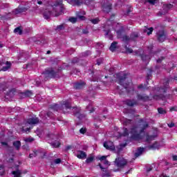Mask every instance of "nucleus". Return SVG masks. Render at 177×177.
Returning <instances> with one entry per match:
<instances>
[{"label": "nucleus", "mask_w": 177, "mask_h": 177, "mask_svg": "<svg viewBox=\"0 0 177 177\" xmlns=\"http://www.w3.org/2000/svg\"><path fill=\"white\" fill-rule=\"evenodd\" d=\"M140 127L141 129L139 131V127H133L130 131L131 138L136 140L143 139L146 137L147 142H151L156 139V136H149L147 133H145V129L149 127V124L146 122H143V119L140 120Z\"/></svg>", "instance_id": "1"}, {"label": "nucleus", "mask_w": 177, "mask_h": 177, "mask_svg": "<svg viewBox=\"0 0 177 177\" xmlns=\"http://www.w3.org/2000/svg\"><path fill=\"white\" fill-rule=\"evenodd\" d=\"M51 109H53V110H55V111H62V113H64V114H66V113H68L69 111H73V113L75 114V115H76V117H77V118H80V120H81V118H85V115H81L80 113L81 112V109L80 107H73L71 108V104H70V103L68 102V101H64L63 102V104L60 106L59 104H53L51 105Z\"/></svg>", "instance_id": "2"}, {"label": "nucleus", "mask_w": 177, "mask_h": 177, "mask_svg": "<svg viewBox=\"0 0 177 177\" xmlns=\"http://www.w3.org/2000/svg\"><path fill=\"white\" fill-rule=\"evenodd\" d=\"M63 10H64V7H63V0H57L53 6V11L45 12L44 17L46 20H48L50 16L57 17V16H60V15L63 13Z\"/></svg>", "instance_id": "3"}, {"label": "nucleus", "mask_w": 177, "mask_h": 177, "mask_svg": "<svg viewBox=\"0 0 177 177\" xmlns=\"http://www.w3.org/2000/svg\"><path fill=\"white\" fill-rule=\"evenodd\" d=\"M95 0H68V3L73 6H81V5H91Z\"/></svg>", "instance_id": "4"}, {"label": "nucleus", "mask_w": 177, "mask_h": 177, "mask_svg": "<svg viewBox=\"0 0 177 177\" xmlns=\"http://www.w3.org/2000/svg\"><path fill=\"white\" fill-rule=\"evenodd\" d=\"M127 162H128L127 161V160H125L124 158H117L115 161V163L116 164L117 167H119L120 168L125 167Z\"/></svg>", "instance_id": "5"}, {"label": "nucleus", "mask_w": 177, "mask_h": 177, "mask_svg": "<svg viewBox=\"0 0 177 177\" xmlns=\"http://www.w3.org/2000/svg\"><path fill=\"white\" fill-rule=\"evenodd\" d=\"M28 9H30V6H23L22 5H21L13 11V13L14 15H19V13L27 12Z\"/></svg>", "instance_id": "6"}, {"label": "nucleus", "mask_w": 177, "mask_h": 177, "mask_svg": "<svg viewBox=\"0 0 177 177\" xmlns=\"http://www.w3.org/2000/svg\"><path fill=\"white\" fill-rule=\"evenodd\" d=\"M44 74L46 78H55L56 77V73L53 71V68L46 70Z\"/></svg>", "instance_id": "7"}, {"label": "nucleus", "mask_w": 177, "mask_h": 177, "mask_svg": "<svg viewBox=\"0 0 177 177\" xmlns=\"http://www.w3.org/2000/svg\"><path fill=\"white\" fill-rule=\"evenodd\" d=\"M138 37H139V34L137 32H133L131 35V37L127 35L123 36L122 41H124V42H128V41H131V39H132V41H135Z\"/></svg>", "instance_id": "8"}, {"label": "nucleus", "mask_w": 177, "mask_h": 177, "mask_svg": "<svg viewBox=\"0 0 177 177\" xmlns=\"http://www.w3.org/2000/svg\"><path fill=\"white\" fill-rule=\"evenodd\" d=\"M104 147H105L106 150H111V151H114V150H115L114 143L111 141H106L104 142Z\"/></svg>", "instance_id": "9"}, {"label": "nucleus", "mask_w": 177, "mask_h": 177, "mask_svg": "<svg viewBox=\"0 0 177 177\" xmlns=\"http://www.w3.org/2000/svg\"><path fill=\"white\" fill-rule=\"evenodd\" d=\"M127 82V77L125 76H120L119 77V84L120 85H122V86L124 88V89H128V85H129V82Z\"/></svg>", "instance_id": "10"}, {"label": "nucleus", "mask_w": 177, "mask_h": 177, "mask_svg": "<svg viewBox=\"0 0 177 177\" xmlns=\"http://www.w3.org/2000/svg\"><path fill=\"white\" fill-rule=\"evenodd\" d=\"M38 122H39V119L37 117H33L28 119L26 125H35V124H38Z\"/></svg>", "instance_id": "11"}, {"label": "nucleus", "mask_w": 177, "mask_h": 177, "mask_svg": "<svg viewBox=\"0 0 177 177\" xmlns=\"http://www.w3.org/2000/svg\"><path fill=\"white\" fill-rule=\"evenodd\" d=\"M167 88H168V83L166 84V85L165 86L164 88H159V92L160 93L158 95L159 99H162V100H164V99H165V97L164 96V94H162V93H165L167 92Z\"/></svg>", "instance_id": "12"}, {"label": "nucleus", "mask_w": 177, "mask_h": 177, "mask_svg": "<svg viewBox=\"0 0 177 177\" xmlns=\"http://www.w3.org/2000/svg\"><path fill=\"white\" fill-rule=\"evenodd\" d=\"M98 166L100 167V169L102 170V173L101 174L102 177H109L110 176V171L104 168H103V166H102V164L99 163Z\"/></svg>", "instance_id": "13"}, {"label": "nucleus", "mask_w": 177, "mask_h": 177, "mask_svg": "<svg viewBox=\"0 0 177 177\" xmlns=\"http://www.w3.org/2000/svg\"><path fill=\"white\" fill-rule=\"evenodd\" d=\"M158 39L160 42H164L165 41V34H164L163 30L157 32Z\"/></svg>", "instance_id": "14"}, {"label": "nucleus", "mask_w": 177, "mask_h": 177, "mask_svg": "<svg viewBox=\"0 0 177 177\" xmlns=\"http://www.w3.org/2000/svg\"><path fill=\"white\" fill-rule=\"evenodd\" d=\"M86 84L84 82H79L74 83L75 89H82L85 86Z\"/></svg>", "instance_id": "15"}, {"label": "nucleus", "mask_w": 177, "mask_h": 177, "mask_svg": "<svg viewBox=\"0 0 177 177\" xmlns=\"http://www.w3.org/2000/svg\"><path fill=\"white\" fill-rule=\"evenodd\" d=\"M129 135V133H128V129H124L123 134H121V133L116 132V133H115L114 136H115V138H121V136H128Z\"/></svg>", "instance_id": "16"}, {"label": "nucleus", "mask_w": 177, "mask_h": 177, "mask_svg": "<svg viewBox=\"0 0 177 177\" xmlns=\"http://www.w3.org/2000/svg\"><path fill=\"white\" fill-rule=\"evenodd\" d=\"M126 104H127V106H130L131 107H133V106H136V104H138V102L135 101V100H128L126 101Z\"/></svg>", "instance_id": "17"}, {"label": "nucleus", "mask_w": 177, "mask_h": 177, "mask_svg": "<svg viewBox=\"0 0 177 177\" xmlns=\"http://www.w3.org/2000/svg\"><path fill=\"white\" fill-rule=\"evenodd\" d=\"M77 157V158H86V153L82 151H79Z\"/></svg>", "instance_id": "18"}, {"label": "nucleus", "mask_w": 177, "mask_h": 177, "mask_svg": "<svg viewBox=\"0 0 177 177\" xmlns=\"http://www.w3.org/2000/svg\"><path fill=\"white\" fill-rule=\"evenodd\" d=\"M138 100H143L144 102L149 100V96L147 95H142L138 94L137 96Z\"/></svg>", "instance_id": "19"}, {"label": "nucleus", "mask_w": 177, "mask_h": 177, "mask_svg": "<svg viewBox=\"0 0 177 177\" xmlns=\"http://www.w3.org/2000/svg\"><path fill=\"white\" fill-rule=\"evenodd\" d=\"M12 145L16 150H20V147H21V142L20 141H15Z\"/></svg>", "instance_id": "20"}, {"label": "nucleus", "mask_w": 177, "mask_h": 177, "mask_svg": "<svg viewBox=\"0 0 177 177\" xmlns=\"http://www.w3.org/2000/svg\"><path fill=\"white\" fill-rule=\"evenodd\" d=\"M118 42L117 41H113L111 44V46L109 48L111 52H114V50H115V49H117V45H118Z\"/></svg>", "instance_id": "21"}, {"label": "nucleus", "mask_w": 177, "mask_h": 177, "mask_svg": "<svg viewBox=\"0 0 177 177\" xmlns=\"http://www.w3.org/2000/svg\"><path fill=\"white\" fill-rule=\"evenodd\" d=\"M11 66H12V64L10 63V62H6V66H3V68H2V71H8V68H10V67H11Z\"/></svg>", "instance_id": "22"}, {"label": "nucleus", "mask_w": 177, "mask_h": 177, "mask_svg": "<svg viewBox=\"0 0 177 177\" xmlns=\"http://www.w3.org/2000/svg\"><path fill=\"white\" fill-rule=\"evenodd\" d=\"M12 175H14V177H20L21 176V171L19 169H17L16 171H12Z\"/></svg>", "instance_id": "23"}, {"label": "nucleus", "mask_w": 177, "mask_h": 177, "mask_svg": "<svg viewBox=\"0 0 177 177\" xmlns=\"http://www.w3.org/2000/svg\"><path fill=\"white\" fill-rule=\"evenodd\" d=\"M145 150V149L143 148H138L137 150V152L135 153V156L136 157H139V156H142V153H143V151Z\"/></svg>", "instance_id": "24"}, {"label": "nucleus", "mask_w": 177, "mask_h": 177, "mask_svg": "<svg viewBox=\"0 0 177 177\" xmlns=\"http://www.w3.org/2000/svg\"><path fill=\"white\" fill-rule=\"evenodd\" d=\"M159 145H158V142H154L152 145H150L149 147V150H156V149H158Z\"/></svg>", "instance_id": "25"}, {"label": "nucleus", "mask_w": 177, "mask_h": 177, "mask_svg": "<svg viewBox=\"0 0 177 177\" xmlns=\"http://www.w3.org/2000/svg\"><path fill=\"white\" fill-rule=\"evenodd\" d=\"M172 8H174V6L172 4H164L163 5V9H165V10H166V12L169 10V9H172Z\"/></svg>", "instance_id": "26"}, {"label": "nucleus", "mask_w": 177, "mask_h": 177, "mask_svg": "<svg viewBox=\"0 0 177 177\" xmlns=\"http://www.w3.org/2000/svg\"><path fill=\"white\" fill-rule=\"evenodd\" d=\"M153 28H145L144 29V32H147V35H150L153 32Z\"/></svg>", "instance_id": "27"}, {"label": "nucleus", "mask_w": 177, "mask_h": 177, "mask_svg": "<svg viewBox=\"0 0 177 177\" xmlns=\"http://www.w3.org/2000/svg\"><path fill=\"white\" fill-rule=\"evenodd\" d=\"M93 160H95V158L93 156H91L87 158V159L86 160V164H91V162H93Z\"/></svg>", "instance_id": "28"}, {"label": "nucleus", "mask_w": 177, "mask_h": 177, "mask_svg": "<svg viewBox=\"0 0 177 177\" xmlns=\"http://www.w3.org/2000/svg\"><path fill=\"white\" fill-rule=\"evenodd\" d=\"M141 58L143 62H150V56L149 55H142Z\"/></svg>", "instance_id": "29"}, {"label": "nucleus", "mask_w": 177, "mask_h": 177, "mask_svg": "<svg viewBox=\"0 0 177 177\" xmlns=\"http://www.w3.org/2000/svg\"><path fill=\"white\" fill-rule=\"evenodd\" d=\"M158 111L159 114L165 115L167 114V111L162 108H158Z\"/></svg>", "instance_id": "30"}, {"label": "nucleus", "mask_w": 177, "mask_h": 177, "mask_svg": "<svg viewBox=\"0 0 177 177\" xmlns=\"http://www.w3.org/2000/svg\"><path fill=\"white\" fill-rule=\"evenodd\" d=\"M14 32H15L16 34H19V35H21V34H23V30H21L20 28H16L14 30Z\"/></svg>", "instance_id": "31"}, {"label": "nucleus", "mask_w": 177, "mask_h": 177, "mask_svg": "<svg viewBox=\"0 0 177 177\" xmlns=\"http://www.w3.org/2000/svg\"><path fill=\"white\" fill-rule=\"evenodd\" d=\"M51 146H53V147L57 148V147H59V146H60V142L55 141V142L51 143Z\"/></svg>", "instance_id": "32"}, {"label": "nucleus", "mask_w": 177, "mask_h": 177, "mask_svg": "<svg viewBox=\"0 0 177 177\" xmlns=\"http://www.w3.org/2000/svg\"><path fill=\"white\" fill-rule=\"evenodd\" d=\"M56 30L57 31H62V30H64V24H62V25H59L57 27Z\"/></svg>", "instance_id": "33"}, {"label": "nucleus", "mask_w": 177, "mask_h": 177, "mask_svg": "<svg viewBox=\"0 0 177 177\" xmlns=\"http://www.w3.org/2000/svg\"><path fill=\"white\" fill-rule=\"evenodd\" d=\"M104 9V10L105 12H107V13H109V12H110V10H111V5L107 6L105 7Z\"/></svg>", "instance_id": "34"}, {"label": "nucleus", "mask_w": 177, "mask_h": 177, "mask_svg": "<svg viewBox=\"0 0 177 177\" xmlns=\"http://www.w3.org/2000/svg\"><path fill=\"white\" fill-rule=\"evenodd\" d=\"M77 17H71L69 18V21H71V23H77Z\"/></svg>", "instance_id": "35"}, {"label": "nucleus", "mask_w": 177, "mask_h": 177, "mask_svg": "<svg viewBox=\"0 0 177 177\" xmlns=\"http://www.w3.org/2000/svg\"><path fill=\"white\" fill-rule=\"evenodd\" d=\"M25 142L27 143H31V142H34V138H28L24 139Z\"/></svg>", "instance_id": "36"}, {"label": "nucleus", "mask_w": 177, "mask_h": 177, "mask_svg": "<svg viewBox=\"0 0 177 177\" xmlns=\"http://www.w3.org/2000/svg\"><path fill=\"white\" fill-rule=\"evenodd\" d=\"M91 23H93V24H97V23H99V18H95L94 19H91Z\"/></svg>", "instance_id": "37"}, {"label": "nucleus", "mask_w": 177, "mask_h": 177, "mask_svg": "<svg viewBox=\"0 0 177 177\" xmlns=\"http://www.w3.org/2000/svg\"><path fill=\"white\" fill-rule=\"evenodd\" d=\"M25 96H27L28 97L32 96V91H26L25 93Z\"/></svg>", "instance_id": "38"}, {"label": "nucleus", "mask_w": 177, "mask_h": 177, "mask_svg": "<svg viewBox=\"0 0 177 177\" xmlns=\"http://www.w3.org/2000/svg\"><path fill=\"white\" fill-rule=\"evenodd\" d=\"M80 133H82V135H84V133H86V128L80 129Z\"/></svg>", "instance_id": "39"}, {"label": "nucleus", "mask_w": 177, "mask_h": 177, "mask_svg": "<svg viewBox=\"0 0 177 177\" xmlns=\"http://www.w3.org/2000/svg\"><path fill=\"white\" fill-rule=\"evenodd\" d=\"M125 49H126L127 53H132V52H133L132 48H129L127 46H125Z\"/></svg>", "instance_id": "40"}, {"label": "nucleus", "mask_w": 177, "mask_h": 177, "mask_svg": "<svg viewBox=\"0 0 177 177\" xmlns=\"http://www.w3.org/2000/svg\"><path fill=\"white\" fill-rule=\"evenodd\" d=\"M30 128H26L24 129V127L22 128V132H24L25 133H29L30 132Z\"/></svg>", "instance_id": "41"}, {"label": "nucleus", "mask_w": 177, "mask_h": 177, "mask_svg": "<svg viewBox=\"0 0 177 177\" xmlns=\"http://www.w3.org/2000/svg\"><path fill=\"white\" fill-rule=\"evenodd\" d=\"M107 158V156H103L99 158L100 161H105Z\"/></svg>", "instance_id": "42"}, {"label": "nucleus", "mask_w": 177, "mask_h": 177, "mask_svg": "<svg viewBox=\"0 0 177 177\" xmlns=\"http://www.w3.org/2000/svg\"><path fill=\"white\" fill-rule=\"evenodd\" d=\"M55 164H60L62 162V160L60 158H57L54 160Z\"/></svg>", "instance_id": "43"}, {"label": "nucleus", "mask_w": 177, "mask_h": 177, "mask_svg": "<svg viewBox=\"0 0 177 177\" xmlns=\"http://www.w3.org/2000/svg\"><path fill=\"white\" fill-rule=\"evenodd\" d=\"M78 62H80V59L78 58H74L72 60V63H73V64H75V63H78Z\"/></svg>", "instance_id": "44"}, {"label": "nucleus", "mask_w": 177, "mask_h": 177, "mask_svg": "<svg viewBox=\"0 0 177 177\" xmlns=\"http://www.w3.org/2000/svg\"><path fill=\"white\" fill-rule=\"evenodd\" d=\"M48 138H50V139H55L56 138V136L54 134H48Z\"/></svg>", "instance_id": "45"}, {"label": "nucleus", "mask_w": 177, "mask_h": 177, "mask_svg": "<svg viewBox=\"0 0 177 177\" xmlns=\"http://www.w3.org/2000/svg\"><path fill=\"white\" fill-rule=\"evenodd\" d=\"M88 55H91V51H86L83 53V56H88Z\"/></svg>", "instance_id": "46"}, {"label": "nucleus", "mask_w": 177, "mask_h": 177, "mask_svg": "<svg viewBox=\"0 0 177 177\" xmlns=\"http://www.w3.org/2000/svg\"><path fill=\"white\" fill-rule=\"evenodd\" d=\"M103 164L104 165H110V162H109V160H106V159L103 161Z\"/></svg>", "instance_id": "47"}, {"label": "nucleus", "mask_w": 177, "mask_h": 177, "mask_svg": "<svg viewBox=\"0 0 177 177\" xmlns=\"http://www.w3.org/2000/svg\"><path fill=\"white\" fill-rule=\"evenodd\" d=\"M168 127H169V128H174V127H175V123H174V122L169 123V124H168Z\"/></svg>", "instance_id": "48"}, {"label": "nucleus", "mask_w": 177, "mask_h": 177, "mask_svg": "<svg viewBox=\"0 0 177 177\" xmlns=\"http://www.w3.org/2000/svg\"><path fill=\"white\" fill-rule=\"evenodd\" d=\"M170 111H177V106L170 108Z\"/></svg>", "instance_id": "49"}, {"label": "nucleus", "mask_w": 177, "mask_h": 177, "mask_svg": "<svg viewBox=\"0 0 177 177\" xmlns=\"http://www.w3.org/2000/svg\"><path fill=\"white\" fill-rule=\"evenodd\" d=\"M102 62H103V60L102 59H97V66H100V64H102Z\"/></svg>", "instance_id": "50"}, {"label": "nucleus", "mask_w": 177, "mask_h": 177, "mask_svg": "<svg viewBox=\"0 0 177 177\" xmlns=\"http://www.w3.org/2000/svg\"><path fill=\"white\" fill-rule=\"evenodd\" d=\"M128 124H131V120L126 119L124 121V125H128Z\"/></svg>", "instance_id": "51"}, {"label": "nucleus", "mask_w": 177, "mask_h": 177, "mask_svg": "<svg viewBox=\"0 0 177 177\" xmlns=\"http://www.w3.org/2000/svg\"><path fill=\"white\" fill-rule=\"evenodd\" d=\"M16 92V89L13 88L9 91V95H13Z\"/></svg>", "instance_id": "52"}, {"label": "nucleus", "mask_w": 177, "mask_h": 177, "mask_svg": "<svg viewBox=\"0 0 177 177\" xmlns=\"http://www.w3.org/2000/svg\"><path fill=\"white\" fill-rule=\"evenodd\" d=\"M37 156V153L35 152H33V153H30L29 155L30 158H32V157H35Z\"/></svg>", "instance_id": "53"}, {"label": "nucleus", "mask_w": 177, "mask_h": 177, "mask_svg": "<svg viewBox=\"0 0 177 177\" xmlns=\"http://www.w3.org/2000/svg\"><path fill=\"white\" fill-rule=\"evenodd\" d=\"M148 2L151 3V5H154L156 3V0H148Z\"/></svg>", "instance_id": "54"}, {"label": "nucleus", "mask_w": 177, "mask_h": 177, "mask_svg": "<svg viewBox=\"0 0 177 177\" xmlns=\"http://www.w3.org/2000/svg\"><path fill=\"white\" fill-rule=\"evenodd\" d=\"M45 0H37L38 5H42V3L44 2Z\"/></svg>", "instance_id": "55"}, {"label": "nucleus", "mask_w": 177, "mask_h": 177, "mask_svg": "<svg viewBox=\"0 0 177 177\" xmlns=\"http://www.w3.org/2000/svg\"><path fill=\"white\" fill-rule=\"evenodd\" d=\"M78 19H80V20H85V17L84 16H79L77 15Z\"/></svg>", "instance_id": "56"}, {"label": "nucleus", "mask_w": 177, "mask_h": 177, "mask_svg": "<svg viewBox=\"0 0 177 177\" xmlns=\"http://www.w3.org/2000/svg\"><path fill=\"white\" fill-rule=\"evenodd\" d=\"M162 60H164V57H162L161 58H159L158 59H157V63H161Z\"/></svg>", "instance_id": "57"}, {"label": "nucleus", "mask_w": 177, "mask_h": 177, "mask_svg": "<svg viewBox=\"0 0 177 177\" xmlns=\"http://www.w3.org/2000/svg\"><path fill=\"white\" fill-rule=\"evenodd\" d=\"M138 89H143L145 88V86H143V84H140L138 86Z\"/></svg>", "instance_id": "58"}, {"label": "nucleus", "mask_w": 177, "mask_h": 177, "mask_svg": "<svg viewBox=\"0 0 177 177\" xmlns=\"http://www.w3.org/2000/svg\"><path fill=\"white\" fill-rule=\"evenodd\" d=\"M173 161H177V156H173Z\"/></svg>", "instance_id": "59"}, {"label": "nucleus", "mask_w": 177, "mask_h": 177, "mask_svg": "<svg viewBox=\"0 0 177 177\" xmlns=\"http://www.w3.org/2000/svg\"><path fill=\"white\" fill-rule=\"evenodd\" d=\"M1 145L3 146H8V142H1Z\"/></svg>", "instance_id": "60"}, {"label": "nucleus", "mask_w": 177, "mask_h": 177, "mask_svg": "<svg viewBox=\"0 0 177 177\" xmlns=\"http://www.w3.org/2000/svg\"><path fill=\"white\" fill-rule=\"evenodd\" d=\"M88 30L87 29H84L83 30V34H88Z\"/></svg>", "instance_id": "61"}, {"label": "nucleus", "mask_w": 177, "mask_h": 177, "mask_svg": "<svg viewBox=\"0 0 177 177\" xmlns=\"http://www.w3.org/2000/svg\"><path fill=\"white\" fill-rule=\"evenodd\" d=\"M160 177H169V176H167V174H162V175L160 176Z\"/></svg>", "instance_id": "62"}, {"label": "nucleus", "mask_w": 177, "mask_h": 177, "mask_svg": "<svg viewBox=\"0 0 177 177\" xmlns=\"http://www.w3.org/2000/svg\"><path fill=\"white\" fill-rule=\"evenodd\" d=\"M90 113H93L95 111V109L91 108V109H89Z\"/></svg>", "instance_id": "63"}, {"label": "nucleus", "mask_w": 177, "mask_h": 177, "mask_svg": "<svg viewBox=\"0 0 177 177\" xmlns=\"http://www.w3.org/2000/svg\"><path fill=\"white\" fill-rule=\"evenodd\" d=\"M110 34V30H107V32L105 33V35L107 36Z\"/></svg>", "instance_id": "64"}]
</instances>
